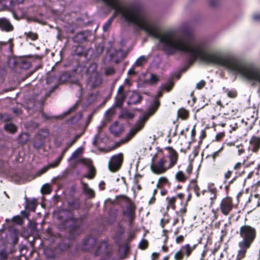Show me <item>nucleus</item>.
<instances>
[{
  "label": "nucleus",
  "instance_id": "obj_56",
  "mask_svg": "<svg viewBox=\"0 0 260 260\" xmlns=\"http://www.w3.org/2000/svg\"><path fill=\"white\" fill-rule=\"evenodd\" d=\"M184 240V237L180 235L176 238V241L177 243H180Z\"/></svg>",
  "mask_w": 260,
  "mask_h": 260
},
{
  "label": "nucleus",
  "instance_id": "obj_8",
  "mask_svg": "<svg viewBox=\"0 0 260 260\" xmlns=\"http://www.w3.org/2000/svg\"><path fill=\"white\" fill-rule=\"evenodd\" d=\"M11 117L8 114H4L2 116V119L5 123L4 126V129L8 133L14 134L17 131V127L11 121Z\"/></svg>",
  "mask_w": 260,
  "mask_h": 260
},
{
  "label": "nucleus",
  "instance_id": "obj_48",
  "mask_svg": "<svg viewBox=\"0 0 260 260\" xmlns=\"http://www.w3.org/2000/svg\"><path fill=\"white\" fill-rule=\"evenodd\" d=\"M228 95L230 98H235L237 96V92L235 91L226 90Z\"/></svg>",
  "mask_w": 260,
  "mask_h": 260
},
{
  "label": "nucleus",
  "instance_id": "obj_6",
  "mask_svg": "<svg viewBox=\"0 0 260 260\" xmlns=\"http://www.w3.org/2000/svg\"><path fill=\"white\" fill-rule=\"evenodd\" d=\"M156 155H155L152 158V164L151 165V169L155 174H161L164 173L168 168L164 167L166 160L164 158H161L158 161L154 162V158Z\"/></svg>",
  "mask_w": 260,
  "mask_h": 260
},
{
  "label": "nucleus",
  "instance_id": "obj_2",
  "mask_svg": "<svg viewBox=\"0 0 260 260\" xmlns=\"http://www.w3.org/2000/svg\"><path fill=\"white\" fill-rule=\"evenodd\" d=\"M237 233L239 234L242 238L238 243L239 250L237 259L241 260L245 257L247 249L250 248L256 236V231L253 227L248 225H244L240 227L239 231Z\"/></svg>",
  "mask_w": 260,
  "mask_h": 260
},
{
  "label": "nucleus",
  "instance_id": "obj_9",
  "mask_svg": "<svg viewBox=\"0 0 260 260\" xmlns=\"http://www.w3.org/2000/svg\"><path fill=\"white\" fill-rule=\"evenodd\" d=\"M96 243V240L95 238L88 236L83 240L82 250L85 251H90L94 247Z\"/></svg>",
  "mask_w": 260,
  "mask_h": 260
},
{
  "label": "nucleus",
  "instance_id": "obj_26",
  "mask_svg": "<svg viewBox=\"0 0 260 260\" xmlns=\"http://www.w3.org/2000/svg\"><path fill=\"white\" fill-rule=\"evenodd\" d=\"M135 116L134 113L129 112L127 110H125L122 112L121 114L119 115V117L124 119H132Z\"/></svg>",
  "mask_w": 260,
  "mask_h": 260
},
{
  "label": "nucleus",
  "instance_id": "obj_54",
  "mask_svg": "<svg viewBox=\"0 0 260 260\" xmlns=\"http://www.w3.org/2000/svg\"><path fill=\"white\" fill-rule=\"evenodd\" d=\"M12 111L16 115H20L22 113L21 110L17 108H13L12 109Z\"/></svg>",
  "mask_w": 260,
  "mask_h": 260
},
{
  "label": "nucleus",
  "instance_id": "obj_44",
  "mask_svg": "<svg viewBox=\"0 0 260 260\" xmlns=\"http://www.w3.org/2000/svg\"><path fill=\"white\" fill-rule=\"evenodd\" d=\"M206 85V82L204 80H201L196 85V88L198 89H202Z\"/></svg>",
  "mask_w": 260,
  "mask_h": 260
},
{
  "label": "nucleus",
  "instance_id": "obj_39",
  "mask_svg": "<svg viewBox=\"0 0 260 260\" xmlns=\"http://www.w3.org/2000/svg\"><path fill=\"white\" fill-rule=\"evenodd\" d=\"M51 190V188L48 184L44 185L41 188V191L43 194H49Z\"/></svg>",
  "mask_w": 260,
  "mask_h": 260
},
{
  "label": "nucleus",
  "instance_id": "obj_18",
  "mask_svg": "<svg viewBox=\"0 0 260 260\" xmlns=\"http://www.w3.org/2000/svg\"><path fill=\"white\" fill-rule=\"evenodd\" d=\"M169 158L170 160V164L168 168H170L174 166L178 159V155L177 152L172 148L169 147Z\"/></svg>",
  "mask_w": 260,
  "mask_h": 260
},
{
  "label": "nucleus",
  "instance_id": "obj_23",
  "mask_svg": "<svg viewBox=\"0 0 260 260\" xmlns=\"http://www.w3.org/2000/svg\"><path fill=\"white\" fill-rule=\"evenodd\" d=\"M117 95V96L116 97L114 106L117 107H121L123 105V102L127 96V94L122 93Z\"/></svg>",
  "mask_w": 260,
  "mask_h": 260
},
{
  "label": "nucleus",
  "instance_id": "obj_25",
  "mask_svg": "<svg viewBox=\"0 0 260 260\" xmlns=\"http://www.w3.org/2000/svg\"><path fill=\"white\" fill-rule=\"evenodd\" d=\"M122 54V50L121 49L119 50H114L113 52H111L110 53V56L111 59H115V61L116 62H118V60L119 58H121V56H119V54Z\"/></svg>",
  "mask_w": 260,
  "mask_h": 260
},
{
  "label": "nucleus",
  "instance_id": "obj_1",
  "mask_svg": "<svg viewBox=\"0 0 260 260\" xmlns=\"http://www.w3.org/2000/svg\"><path fill=\"white\" fill-rule=\"evenodd\" d=\"M101 1L115 10L111 18L113 19L118 14H121L125 21L158 39L162 50L167 55L180 51L192 61L199 59L208 63L217 64V50H212L210 43L206 41L195 42L194 35L191 30H184L181 36L174 30L159 32L156 22L146 14L140 5L133 4L125 7L122 5L121 0Z\"/></svg>",
  "mask_w": 260,
  "mask_h": 260
},
{
  "label": "nucleus",
  "instance_id": "obj_12",
  "mask_svg": "<svg viewBox=\"0 0 260 260\" xmlns=\"http://www.w3.org/2000/svg\"><path fill=\"white\" fill-rule=\"evenodd\" d=\"M127 96L128 98L127 101V104L128 105L139 104L142 99V96L139 93L134 91H129L127 92Z\"/></svg>",
  "mask_w": 260,
  "mask_h": 260
},
{
  "label": "nucleus",
  "instance_id": "obj_63",
  "mask_svg": "<svg viewBox=\"0 0 260 260\" xmlns=\"http://www.w3.org/2000/svg\"><path fill=\"white\" fill-rule=\"evenodd\" d=\"M42 117L43 118H45L46 119H50L54 118V116H50L44 113H42Z\"/></svg>",
  "mask_w": 260,
  "mask_h": 260
},
{
  "label": "nucleus",
  "instance_id": "obj_15",
  "mask_svg": "<svg viewBox=\"0 0 260 260\" xmlns=\"http://www.w3.org/2000/svg\"><path fill=\"white\" fill-rule=\"evenodd\" d=\"M68 149L69 148H68L67 147L65 148L62 151L61 155L58 157V158L55 161L49 164L47 166L43 168L40 170L39 172V174H42L45 173L49 169L57 167L60 162V161L61 160L64 153L68 150Z\"/></svg>",
  "mask_w": 260,
  "mask_h": 260
},
{
  "label": "nucleus",
  "instance_id": "obj_11",
  "mask_svg": "<svg viewBox=\"0 0 260 260\" xmlns=\"http://www.w3.org/2000/svg\"><path fill=\"white\" fill-rule=\"evenodd\" d=\"M88 76V84L91 87H97L101 84L102 79L98 72H94L93 74Z\"/></svg>",
  "mask_w": 260,
  "mask_h": 260
},
{
  "label": "nucleus",
  "instance_id": "obj_53",
  "mask_svg": "<svg viewBox=\"0 0 260 260\" xmlns=\"http://www.w3.org/2000/svg\"><path fill=\"white\" fill-rule=\"evenodd\" d=\"M82 115L81 113H78L76 115H75L74 117L72 118V120L77 121L82 118Z\"/></svg>",
  "mask_w": 260,
  "mask_h": 260
},
{
  "label": "nucleus",
  "instance_id": "obj_55",
  "mask_svg": "<svg viewBox=\"0 0 260 260\" xmlns=\"http://www.w3.org/2000/svg\"><path fill=\"white\" fill-rule=\"evenodd\" d=\"M172 86H173V84H171L170 86L164 84L162 85V89H165V90H167L168 91H169L172 88Z\"/></svg>",
  "mask_w": 260,
  "mask_h": 260
},
{
  "label": "nucleus",
  "instance_id": "obj_61",
  "mask_svg": "<svg viewBox=\"0 0 260 260\" xmlns=\"http://www.w3.org/2000/svg\"><path fill=\"white\" fill-rule=\"evenodd\" d=\"M232 172L231 171L229 170L225 174H224V178L226 179H229L232 174Z\"/></svg>",
  "mask_w": 260,
  "mask_h": 260
},
{
  "label": "nucleus",
  "instance_id": "obj_34",
  "mask_svg": "<svg viewBox=\"0 0 260 260\" xmlns=\"http://www.w3.org/2000/svg\"><path fill=\"white\" fill-rule=\"evenodd\" d=\"M178 116L182 119H185L188 116L187 111L183 108H181L178 111Z\"/></svg>",
  "mask_w": 260,
  "mask_h": 260
},
{
  "label": "nucleus",
  "instance_id": "obj_16",
  "mask_svg": "<svg viewBox=\"0 0 260 260\" xmlns=\"http://www.w3.org/2000/svg\"><path fill=\"white\" fill-rule=\"evenodd\" d=\"M0 29L3 31L10 32L14 30V26L7 18H0Z\"/></svg>",
  "mask_w": 260,
  "mask_h": 260
},
{
  "label": "nucleus",
  "instance_id": "obj_27",
  "mask_svg": "<svg viewBox=\"0 0 260 260\" xmlns=\"http://www.w3.org/2000/svg\"><path fill=\"white\" fill-rule=\"evenodd\" d=\"M110 132L114 136H117L120 133V128L117 122H114L109 128Z\"/></svg>",
  "mask_w": 260,
  "mask_h": 260
},
{
  "label": "nucleus",
  "instance_id": "obj_7",
  "mask_svg": "<svg viewBox=\"0 0 260 260\" xmlns=\"http://www.w3.org/2000/svg\"><path fill=\"white\" fill-rule=\"evenodd\" d=\"M122 160V153L113 155L109 162V170L112 172L117 171L121 167Z\"/></svg>",
  "mask_w": 260,
  "mask_h": 260
},
{
  "label": "nucleus",
  "instance_id": "obj_62",
  "mask_svg": "<svg viewBox=\"0 0 260 260\" xmlns=\"http://www.w3.org/2000/svg\"><path fill=\"white\" fill-rule=\"evenodd\" d=\"M168 182L167 178L165 177H161L159 179V183H166Z\"/></svg>",
  "mask_w": 260,
  "mask_h": 260
},
{
  "label": "nucleus",
  "instance_id": "obj_13",
  "mask_svg": "<svg viewBox=\"0 0 260 260\" xmlns=\"http://www.w3.org/2000/svg\"><path fill=\"white\" fill-rule=\"evenodd\" d=\"M90 36V31L88 30H85L80 31L76 34L73 37V41L75 43H81L86 41L87 38Z\"/></svg>",
  "mask_w": 260,
  "mask_h": 260
},
{
  "label": "nucleus",
  "instance_id": "obj_58",
  "mask_svg": "<svg viewBox=\"0 0 260 260\" xmlns=\"http://www.w3.org/2000/svg\"><path fill=\"white\" fill-rule=\"evenodd\" d=\"M253 18L255 21L260 22V14H254L253 16Z\"/></svg>",
  "mask_w": 260,
  "mask_h": 260
},
{
  "label": "nucleus",
  "instance_id": "obj_42",
  "mask_svg": "<svg viewBox=\"0 0 260 260\" xmlns=\"http://www.w3.org/2000/svg\"><path fill=\"white\" fill-rule=\"evenodd\" d=\"M12 221L18 224H21L22 223V219L19 215L14 216L12 218Z\"/></svg>",
  "mask_w": 260,
  "mask_h": 260
},
{
  "label": "nucleus",
  "instance_id": "obj_50",
  "mask_svg": "<svg viewBox=\"0 0 260 260\" xmlns=\"http://www.w3.org/2000/svg\"><path fill=\"white\" fill-rule=\"evenodd\" d=\"M127 92H126L124 90L123 86L121 85V86H119V88L118 89L117 94H122V93L127 94Z\"/></svg>",
  "mask_w": 260,
  "mask_h": 260
},
{
  "label": "nucleus",
  "instance_id": "obj_40",
  "mask_svg": "<svg viewBox=\"0 0 260 260\" xmlns=\"http://www.w3.org/2000/svg\"><path fill=\"white\" fill-rule=\"evenodd\" d=\"M176 199V197H173L171 198H167V200H168V207L170 206L173 208V209H175V206L174 204H175Z\"/></svg>",
  "mask_w": 260,
  "mask_h": 260
},
{
  "label": "nucleus",
  "instance_id": "obj_47",
  "mask_svg": "<svg viewBox=\"0 0 260 260\" xmlns=\"http://www.w3.org/2000/svg\"><path fill=\"white\" fill-rule=\"evenodd\" d=\"M147 246V241L146 240H142L139 243V247L141 249H144Z\"/></svg>",
  "mask_w": 260,
  "mask_h": 260
},
{
  "label": "nucleus",
  "instance_id": "obj_57",
  "mask_svg": "<svg viewBox=\"0 0 260 260\" xmlns=\"http://www.w3.org/2000/svg\"><path fill=\"white\" fill-rule=\"evenodd\" d=\"M222 149V147L220 148L218 150L216 151V152H214L212 154V157L213 159H215L216 157H217L218 156L219 152Z\"/></svg>",
  "mask_w": 260,
  "mask_h": 260
},
{
  "label": "nucleus",
  "instance_id": "obj_51",
  "mask_svg": "<svg viewBox=\"0 0 260 260\" xmlns=\"http://www.w3.org/2000/svg\"><path fill=\"white\" fill-rule=\"evenodd\" d=\"M77 106L76 105H75L73 106L72 107L70 108L68 111L64 113V115H67L71 113L72 112L74 111L77 108Z\"/></svg>",
  "mask_w": 260,
  "mask_h": 260
},
{
  "label": "nucleus",
  "instance_id": "obj_30",
  "mask_svg": "<svg viewBox=\"0 0 260 260\" xmlns=\"http://www.w3.org/2000/svg\"><path fill=\"white\" fill-rule=\"evenodd\" d=\"M187 178L188 177L185 175L181 171L178 172L175 175L176 180L182 182H185Z\"/></svg>",
  "mask_w": 260,
  "mask_h": 260
},
{
  "label": "nucleus",
  "instance_id": "obj_29",
  "mask_svg": "<svg viewBox=\"0 0 260 260\" xmlns=\"http://www.w3.org/2000/svg\"><path fill=\"white\" fill-rule=\"evenodd\" d=\"M44 142L45 140L37 136L35 140L34 146L37 149H39L44 145Z\"/></svg>",
  "mask_w": 260,
  "mask_h": 260
},
{
  "label": "nucleus",
  "instance_id": "obj_45",
  "mask_svg": "<svg viewBox=\"0 0 260 260\" xmlns=\"http://www.w3.org/2000/svg\"><path fill=\"white\" fill-rule=\"evenodd\" d=\"M106 75L110 76L115 73V70L113 68H108L106 69Z\"/></svg>",
  "mask_w": 260,
  "mask_h": 260
},
{
  "label": "nucleus",
  "instance_id": "obj_14",
  "mask_svg": "<svg viewBox=\"0 0 260 260\" xmlns=\"http://www.w3.org/2000/svg\"><path fill=\"white\" fill-rule=\"evenodd\" d=\"M260 148V137L253 136L249 141V150L253 152H257Z\"/></svg>",
  "mask_w": 260,
  "mask_h": 260
},
{
  "label": "nucleus",
  "instance_id": "obj_19",
  "mask_svg": "<svg viewBox=\"0 0 260 260\" xmlns=\"http://www.w3.org/2000/svg\"><path fill=\"white\" fill-rule=\"evenodd\" d=\"M68 207L71 210H78L80 208V203L79 199H72L67 201Z\"/></svg>",
  "mask_w": 260,
  "mask_h": 260
},
{
  "label": "nucleus",
  "instance_id": "obj_10",
  "mask_svg": "<svg viewBox=\"0 0 260 260\" xmlns=\"http://www.w3.org/2000/svg\"><path fill=\"white\" fill-rule=\"evenodd\" d=\"M220 207L224 215H228L233 209L232 199L229 198L223 199L220 203Z\"/></svg>",
  "mask_w": 260,
  "mask_h": 260
},
{
  "label": "nucleus",
  "instance_id": "obj_41",
  "mask_svg": "<svg viewBox=\"0 0 260 260\" xmlns=\"http://www.w3.org/2000/svg\"><path fill=\"white\" fill-rule=\"evenodd\" d=\"M113 21V18H110L103 25V30L104 31H107L109 30Z\"/></svg>",
  "mask_w": 260,
  "mask_h": 260
},
{
  "label": "nucleus",
  "instance_id": "obj_31",
  "mask_svg": "<svg viewBox=\"0 0 260 260\" xmlns=\"http://www.w3.org/2000/svg\"><path fill=\"white\" fill-rule=\"evenodd\" d=\"M148 59V56L142 55L136 60L135 62V65L137 66H142L147 62Z\"/></svg>",
  "mask_w": 260,
  "mask_h": 260
},
{
  "label": "nucleus",
  "instance_id": "obj_36",
  "mask_svg": "<svg viewBox=\"0 0 260 260\" xmlns=\"http://www.w3.org/2000/svg\"><path fill=\"white\" fill-rule=\"evenodd\" d=\"M30 62L26 59L22 60L20 64V68L24 70H27L29 69L30 67Z\"/></svg>",
  "mask_w": 260,
  "mask_h": 260
},
{
  "label": "nucleus",
  "instance_id": "obj_59",
  "mask_svg": "<svg viewBox=\"0 0 260 260\" xmlns=\"http://www.w3.org/2000/svg\"><path fill=\"white\" fill-rule=\"evenodd\" d=\"M224 136V134L222 133H219L216 136V139L217 141L220 140Z\"/></svg>",
  "mask_w": 260,
  "mask_h": 260
},
{
  "label": "nucleus",
  "instance_id": "obj_20",
  "mask_svg": "<svg viewBox=\"0 0 260 260\" xmlns=\"http://www.w3.org/2000/svg\"><path fill=\"white\" fill-rule=\"evenodd\" d=\"M108 247L107 243L103 241L98 246V248L95 251L94 254L95 256H98L101 254L107 252V249Z\"/></svg>",
  "mask_w": 260,
  "mask_h": 260
},
{
  "label": "nucleus",
  "instance_id": "obj_22",
  "mask_svg": "<svg viewBox=\"0 0 260 260\" xmlns=\"http://www.w3.org/2000/svg\"><path fill=\"white\" fill-rule=\"evenodd\" d=\"M83 192L88 198H92L94 197V192L93 189L89 188L87 183L81 182Z\"/></svg>",
  "mask_w": 260,
  "mask_h": 260
},
{
  "label": "nucleus",
  "instance_id": "obj_33",
  "mask_svg": "<svg viewBox=\"0 0 260 260\" xmlns=\"http://www.w3.org/2000/svg\"><path fill=\"white\" fill-rule=\"evenodd\" d=\"M24 35L26 38L30 39L32 41H35L38 38V34L31 31L25 32H24Z\"/></svg>",
  "mask_w": 260,
  "mask_h": 260
},
{
  "label": "nucleus",
  "instance_id": "obj_38",
  "mask_svg": "<svg viewBox=\"0 0 260 260\" xmlns=\"http://www.w3.org/2000/svg\"><path fill=\"white\" fill-rule=\"evenodd\" d=\"M82 148H79L77 150H76L71 155L69 160H73L76 158H77L79 155L82 153Z\"/></svg>",
  "mask_w": 260,
  "mask_h": 260
},
{
  "label": "nucleus",
  "instance_id": "obj_24",
  "mask_svg": "<svg viewBox=\"0 0 260 260\" xmlns=\"http://www.w3.org/2000/svg\"><path fill=\"white\" fill-rule=\"evenodd\" d=\"M196 246L197 245L194 244L191 246L189 244H187L181 247V250H182L183 252L186 253L187 257H188L192 251L195 249Z\"/></svg>",
  "mask_w": 260,
  "mask_h": 260
},
{
  "label": "nucleus",
  "instance_id": "obj_3",
  "mask_svg": "<svg viewBox=\"0 0 260 260\" xmlns=\"http://www.w3.org/2000/svg\"><path fill=\"white\" fill-rule=\"evenodd\" d=\"M159 106V102L157 100H155L153 105L149 108L148 111L145 112L142 115L139 117L138 120L136 122L134 126L131 129L130 131L127 134V140L131 139L138 132L143 128L149 117L155 113Z\"/></svg>",
  "mask_w": 260,
  "mask_h": 260
},
{
  "label": "nucleus",
  "instance_id": "obj_46",
  "mask_svg": "<svg viewBox=\"0 0 260 260\" xmlns=\"http://www.w3.org/2000/svg\"><path fill=\"white\" fill-rule=\"evenodd\" d=\"M8 254L5 250L0 251V258L2 260H5L7 258Z\"/></svg>",
  "mask_w": 260,
  "mask_h": 260
},
{
  "label": "nucleus",
  "instance_id": "obj_37",
  "mask_svg": "<svg viewBox=\"0 0 260 260\" xmlns=\"http://www.w3.org/2000/svg\"><path fill=\"white\" fill-rule=\"evenodd\" d=\"M38 137L43 139H45L48 137L49 136V132L47 129L40 130L37 135Z\"/></svg>",
  "mask_w": 260,
  "mask_h": 260
},
{
  "label": "nucleus",
  "instance_id": "obj_52",
  "mask_svg": "<svg viewBox=\"0 0 260 260\" xmlns=\"http://www.w3.org/2000/svg\"><path fill=\"white\" fill-rule=\"evenodd\" d=\"M104 47L102 45H99L97 47H96V53L98 54H101L102 53V52H103L104 51Z\"/></svg>",
  "mask_w": 260,
  "mask_h": 260
},
{
  "label": "nucleus",
  "instance_id": "obj_5",
  "mask_svg": "<svg viewBox=\"0 0 260 260\" xmlns=\"http://www.w3.org/2000/svg\"><path fill=\"white\" fill-rule=\"evenodd\" d=\"M71 74L68 72H64L60 74L58 79H56L54 76H50L46 79V83L48 84H51L52 82H54V80H55V84L54 86L51 87L49 92L46 93V96H49L51 93L53 92L55 89L58 87V82L60 84L64 83L68 81L71 78Z\"/></svg>",
  "mask_w": 260,
  "mask_h": 260
},
{
  "label": "nucleus",
  "instance_id": "obj_49",
  "mask_svg": "<svg viewBox=\"0 0 260 260\" xmlns=\"http://www.w3.org/2000/svg\"><path fill=\"white\" fill-rule=\"evenodd\" d=\"M209 4L211 7H216L219 4V0H210Z\"/></svg>",
  "mask_w": 260,
  "mask_h": 260
},
{
  "label": "nucleus",
  "instance_id": "obj_35",
  "mask_svg": "<svg viewBox=\"0 0 260 260\" xmlns=\"http://www.w3.org/2000/svg\"><path fill=\"white\" fill-rule=\"evenodd\" d=\"M158 81L159 79L158 77L155 74H151L150 78L149 79L147 82L150 85H154L157 84Z\"/></svg>",
  "mask_w": 260,
  "mask_h": 260
},
{
  "label": "nucleus",
  "instance_id": "obj_17",
  "mask_svg": "<svg viewBox=\"0 0 260 260\" xmlns=\"http://www.w3.org/2000/svg\"><path fill=\"white\" fill-rule=\"evenodd\" d=\"M134 213L135 207L132 203H130L128 206H127L123 212V215L128 218L130 222H132L134 219Z\"/></svg>",
  "mask_w": 260,
  "mask_h": 260
},
{
  "label": "nucleus",
  "instance_id": "obj_43",
  "mask_svg": "<svg viewBox=\"0 0 260 260\" xmlns=\"http://www.w3.org/2000/svg\"><path fill=\"white\" fill-rule=\"evenodd\" d=\"M183 257V251L182 250H179L176 253L174 256V258L176 260H181Z\"/></svg>",
  "mask_w": 260,
  "mask_h": 260
},
{
  "label": "nucleus",
  "instance_id": "obj_21",
  "mask_svg": "<svg viewBox=\"0 0 260 260\" xmlns=\"http://www.w3.org/2000/svg\"><path fill=\"white\" fill-rule=\"evenodd\" d=\"M81 162L88 168L89 171L91 174H92V175H90L88 176V178L90 179L92 178L94 173V169L92 166V161L89 159L82 158L81 159Z\"/></svg>",
  "mask_w": 260,
  "mask_h": 260
},
{
  "label": "nucleus",
  "instance_id": "obj_32",
  "mask_svg": "<svg viewBox=\"0 0 260 260\" xmlns=\"http://www.w3.org/2000/svg\"><path fill=\"white\" fill-rule=\"evenodd\" d=\"M97 65L95 63H91L87 68L86 73L88 75L93 74L94 72H98L96 71Z\"/></svg>",
  "mask_w": 260,
  "mask_h": 260
},
{
  "label": "nucleus",
  "instance_id": "obj_28",
  "mask_svg": "<svg viewBox=\"0 0 260 260\" xmlns=\"http://www.w3.org/2000/svg\"><path fill=\"white\" fill-rule=\"evenodd\" d=\"M81 232L80 228L78 225L72 226L70 230V233L72 238H74L76 235H79Z\"/></svg>",
  "mask_w": 260,
  "mask_h": 260
},
{
  "label": "nucleus",
  "instance_id": "obj_4",
  "mask_svg": "<svg viewBox=\"0 0 260 260\" xmlns=\"http://www.w3.org/2000/svg\"><path fill=\"white\" fill-rule=\"evenodd\" d=\"M54 216L59 220L63 225H67V222L71 221L75 222L77 220L74 217L72 212L67 209L59 207L54 212Z\"/></svg>",
  "mask_w": 260,
  "mask_h": 260
},
{
  "label": "nucleus",
  "instance_id": "obj_60",
  "mask_svg": "<svg viewBox=\"0 0 260 260\" xmlns=\"http://www.w3.org/2000/svg\"><path fill=\"white\" fill-rule=\"evenodd\" d=\"M135 74H136V72L135 71V69L134 67H132L128 71V75H135Z\"/></svg>",
  "mask_w": 260,
  "mask_h": 260
},
{
  "label": "nucleus",
  "instance_id": "obj_64",
  "mask_svg": "<svg viewBox=\"0 0 260 260\" xmlns=\"http://www.w3.org/2000/svg\"><path fill=\"white\" fill-rule=\"evenodd\" d=\"M238 154L241 155L244 152V149H243L242 146H238Z\"/></svg>",
  "mask_w": 260,
  "mask_h": 260
}]
</instances>
